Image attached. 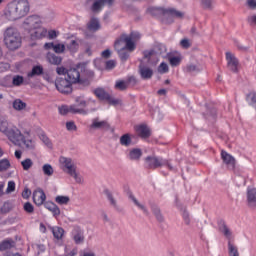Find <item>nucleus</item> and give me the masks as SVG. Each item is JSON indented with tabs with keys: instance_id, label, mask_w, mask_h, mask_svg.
Segmentation results:
<instances>
[{
	"instance_id": "nucleus-1",
	"label": "nucleus",
	"mask_w": 256,
	"mask_h": 256,
	"mask_svg": "<svg viewBox=\"0 0 256 256\" xmlns=\"http://www.w3.org/2000/svg\"><path fill=\"white\" fill-rule=\"evenodd\" d=\"M0 132L14 145H24L26 149H35V140L31 139V129L20 130L17 126L7 122H0Z\"/></svg>"
},
{
	"instance_id": "nucleus-2",
	"label": "nucleus",
	"mask_w": 256,
	"mask_h": 256,
	"mask_svg": "<svg viewBox=\"0 0 256 256\" xmlns=\"http://www.w3.org/2000/svg\"><path fill=\"white\" fill-rule=\"evenodd\" d=\"M141 39V35L137 32H132L129 35L122 34L114 43V47L118 52L121 61L129 59V52L132 53L136 49L135 43ZM129 51V52H127Z\"/></svg>"
},
{
	"instance_id": "nucleus-3",
	"label": "nucleus",
	"mask_w": 256,
	"mask_h": 256,
	"mask_svg": "<svg viewBox=\"0 0 256 256\" xmlns=\"http://www.w3.org/2000/svg\"><path fill=\"white\" fill-rule=\"evenodd\" d=\"M29 1L12 0L5 8L4 15L8 21H17L23 19L29 13Z\"/></svg>"
},
{
	"instance_id": "nucleus-4",
	"label": "nucleus",
	"mask_w": 256,
	"mask_h": 256,
	"mask_svg": "<svg viewBox=\"0 0 256 256\" xmlns=\"http://www.w3.org/2000/svg\"><path fill=\"white\" fill-rule=\"evenodd\" d=\"M95 77V73L91 70H84L82 73L79 72L78 68H71L67 71V80L70 82V84H77L83 85L84 87H87V85H91V81H93V78Z\"/></svg>"
},
{
	"instance_id": "nucleus-5",
	"label": "nucleus",
	"mask_w": 256,
	"mask_h": 256,
	"mask_svg": "<svg viewBox=\"0 0 256 256\" xmlns=\"http://www.w3.org/2000/svg\"><path fill=\"white\" fill-rule=\"evenodd\" d=\"M59 163L62 171H64V173H67V175H69L70 177H73L75 183H77L78 185H83L85 183V179L83 178L81 173L77 171V164L75 163V160L69 157L61 156L59 158Z\"/></svg>"
},
{
	"instance_id": "nucleus-6",
	"label": "nucleus",
	"mask_w": 256,
	"mask_h": 256,
	"mask_svg": "<svg viewBox=\"0 0 256 256\" xmlns=\"http://www.w3.org/2000/svg\"><path fill=\"white\" fill-rule=\"evenodd\" d=\"M4 43L10 51L19 49L22 43L21 34L13 27L7 28L4 32Z\"/></svg>"
},
{
	"instance_id": "nucleus-7",
	"label": "nucleus",
	"mask_w": 256,
	"mask_h": 256,
	"mask_svg": "<svg viewBox=\"0 0 256 256\" xmlns=\"http://www.w3.org/2000/svg\"><path fill=\"white\" fill-rule=\"evenodd\" d=\"M86 7L90 11V21L87 23L85 31L86 37H93L97 32V0H86Z\"/></svg>"
},
{
	"instance_id": "nucleus-8",
	"label": "nucleus",
	"mask_w": 256,
	"mask_h": 256,
	"mask_svg": "<svg viewBox=\"0 0 256 256\" xmlns=\"http://www.w3.org/2000/svg\"><path fill=\"white\" fill-rule=\"evenodd\" d=\"M145 163L147 169L155 170L166 165L170 171H175V167H173L171 163H169V160H164L163 158H159L157 156H147L145 158Z\"/></svg>"
},
{
	"instance_id": "nucleus-9",
	"label": "nucleus",
	"mask_w": 256,
	"mask_h": 256,
	"mask_svg": "<svg viewBox=\"0 0 256 256\" xmlns=\"http://www.w3.org/2000/svg\"><path fill=\"white\" fill-rule=\"evenodd\" d=\"M55 87L59 93L69 95L73 91V84L67 78L58 77L55 80Z\"/></svg>"
},
{
	"instance_id": "nucleus-10",
	"label": "nucleus",
	"mask_w": 256,
	"mask_h": 256,
	"mask_svg": "<svg viewBox=\"0 0 256 256\" xmlns=\"http://www.w3.org/2000/svg\"><path fill=\"white\" fill-rule=\"evenodd\" d=\"M164 17V23L169 25L173 23V19H183L185 17V13L175 8H165Z\"/></svg>"
},
{
	"instance_id": "nucleus-11",
	"label": "nucleus",
	"mask_w": 256,
	"mask_h": 256,
	"mask_svg": "<svg viewBox=\"0 0 256 256\" xmlns=\"http://www.w3.org/2000/svg\"><path fill=\"white\" fill-rule=\"evenodd\" d=\"M43 22L41 21V18L37 15L29 16L25 19L23 23L24 29L30 33V31L34 30L36 27H40Z\"/></svg>"
},
{
	"instance_id": "nucleus-12",
	"label": "nucleus",
	"mask_w": 256,
	"mask_h": 256,
	"mask_svg": "<svg viewBox=\"0 0 256 256\" xmlns=\"http://www.w3.org/2000/svg\"><path fill=\"white\" fill-rule=\"evenodd\" d=\"M226 61L229 71H232V73H239V60L235 57V54L226 52Z\"/></svg>"
},
{
	"instance_id": "nucleus-13",
	"label": "nucleus",
	"mask_w": 256,
	"mask_h": 256,
	"mask_svg": "<svg viewBox=\"0 0 256 256\" xmlns=\"http://www.w3.org/2000/svg\"><path fill=\"white\" fill-rule=\"evenodd\" d=\"M138 73L144 81H148L153 77V69L149 67L145 62L140 61L138 66Z\"/></svg>"
},
{
	"instance_id": "nucleus-14",
	"label": "nucleus",
	"mask_w": 256,
	"mask_h": 256,
	"mask_svg": "<svg viewBox=\"0 0 256 256\" xmlns=\"http://www.w3.org/2000/svg\"><path fill=\"white\" fill-rule=\"evenodd\" d=\"M221 159L223 161V164L226 165V167H227V169H229V171H235V165L237 163V161L235 160V157H233L227 151L222 150L221 151Z\"/></svg>"
},
{
	"instance_id": "nucleus-15",
	"label": "nucleus",
	"mask_w": 256,
	"mask_h": 256,
	"mask_svg": "<svg viewBox=\"0 0 256 256\" xmlns=\"http://www.w3.org/2000/svg\"><path fill=\"white\" fill-rule=\"evenodd\" d=\"M46 199L47 196L45 195V192L42 189L37 188L36 190H34L33 201L35 205H37L38 207H41V205H45Z\"/></svg>"
},
{
	"instance_id": "nucleus-16",
	"label": "nucleus",
	"mask_w": 256,
	"mask_h": 256,
	"mask_svg": "<svg viewBox=\"0 0 256 256\" xmlns=\"http://www.w3.org/2000/svg\"><path fill=\"white\" fill-rule=\"evenodd\" d=\"M247 206L250 209H256V188H247Z\"/></svg>"
},
{
	"instance_id": "nucleus-17",
	"label": "nucleus",
	"mask_w": 256,
	"mask_h": 256,
	"mask_svg": "<svg viewBox=\"0 0 256 256\" xmlns=\"http://www.w3.org/2000/svg\"><path fill=\"white\" fill-rule=\"evenodd\" d=\"M31 39H43V37H47V30L45 27L41 25L34 28L32 31L29 32Z\"/></svg>"
},
{
	"instance_id": "nucleus-18",
	"label": "nucleus",
	"mask_w": 256,
	"mask_h": 256,
	"mask_svg": "<svg viewBox=\"0 0 256 256\" xmlns=\"http://www.w3.org/2000/svg\"><path fill=\"white\" fill-rule=\"evenodd\" d=\"M135 131L142 139H148V137H151V130L145 124L135 126Z\"/></svg>"
},
{
	"instance_id": "nucleus-19",
	"label": "nucleus",
	"mask_w": 256,
	"mask_h": 256,
	"mask_svg": "<svg viewBox=\"0 0 256 256\" xmlns=\"http://www.w3.org/2000/svg\"><path fill=\"white\" fill-rule=\"evenodd\" d=\"M86 103L83 98H76V104L70 106V113H80V115L85 114V110L80 107H85Z\"/></svg>"
},
{
	"instance_id": "nucleus-20",
	"label": "nucleus",
	"mask_w": 256,
	"mask_h": 256,
	"mask_svg": "<svg viewBox=\"0 0 256 256\" xmlns=\"http://www.w3.org/2000/svg\"><path fill=\"white\" fill-rule=\"evenodd\" d=\"M44 207L52 213L53 217H59V215H61V209H59V206L52 201L45 202Z\"/></svg>"
},
{
	"instance_id": "nucleus-21",
	"label": "nucleus",
	"mask_w": 256,
	"mask_h": 256,
	"mask_svg": "<svg viewBox=\"0 0 256 256\" xmlns=\"http://www.w3.org/2000/svg\"><path fill=\"white\" fill-rule=\"evenodd\" d=\"M46 61H48L50 65H61L63 58L51 52H48L46 55Z\"/></svg>"
},
{
	"instance_id": "nucleus-22",
	"label": "nucleus",
	"mask_w": 256,
	"mask_h": 256,
	"mask_svg": "<svg viewBox=\"0 0 256 256\" xmlns=\"http://www.w3.org/2000/svg\"><path fill=\"white\" fill-rule=\"evenodd\" d=\"M104 194L106 195L111 207H113L116 211L121 212V207L117 205V200H115V197H113V194L109 191V189H105Z\"/></svg>"
},
{
	"instance_id": "nucleus-23",
	"label": "nucleus",
	"mask_w": 256,
	"mask_h": 256,
	"mask_svg": "<svg viewBox=\"0 0 256 256\" xmlns=\"http://www.w3.org/2000/svg\"><path fill=\"white\" fill-rule=\"evenodd\" d=\"M50 231L52 232L54 239H57L58 241L63 239V235L65 234V230L59 226L50 227Z\"/></svg>"
},
{
	"instance_id": "nucleus-24",
	"label": "nucleus",
	"mask_w": 256,
	"mask_h": 256,
	"mask_svg": "<svg viewBox=\"0 0 256 256\" xmlns=\"http://www.w3.org/2000/svg\"><path fill=\"white\" fill-rule=\"evenodd\" d=\"M142 155H143V151H141V149L134 148L129 152V159H131V161H139Z\"/></svg>"
},
{
	"instance_id": "nucleus-25",
	"label": "nucleus",
	"mask_w": 256,
	"mask_h": 256,
	"mask_svg": "<svg viewBox=\"0 0 256 256\" xmlns=\"http://www.w3.org/2000/svg\"><path fill=\"white\" fill-rule=\"evenodd\" d=\"M129 199H131V201L134 203V205H136V207H138V209H141L143 213H145L146 215H149V211L147 210V207L141 204V202H139V200H137V198L133 194H129Z\"/></svg>"
},
{
	"instance_id": "nucleus-26",
	"label": "nucleus",
	"mask_w": 256,
	"mask_h": 256,
	"mask_svg": "<svg viewBox=\"0 0 256 256\" xmlns=\"http://www.w3.org/2000/svg\"><path fill=\"white\" fill-rule=\"evenodd\" d=\"M147 13L153 17H159V15L165 16V8L150 7L147 9Z\"/></svg>"
},
{
	"instance_id": "nucleus-27",
	"label": "nucleus",
	"mask_w": 256,
	"mask_h": 256,
	"mask_svg": "<svg viewBox=\"0 0 256 256\" xmlns=\"http://www.w3.org/2000/svg\"><path fill=\"white\" fill-rule=\"evenodd\" d=\"M71 198L69 196L58 195L55 197V203L58 205H69Z\"/></svg>"
},
{
	"instance_id": "nucleus-28",
	"label": "nucleus",
	"mask_w": 256,
	"mask_h": 256,
	"mask_svg": "<svg viewBox=\"0 0 256 256\" xmlns=\"http://www.w3.org/2000/svg\"><path fill=\"white\" fill-rule=\"evenodd\" d=\"M12 247H15V242L13 240H4L0 244V251H7V249H11Z\"/></svg>"
},
{
	"instance_id": "nucleus-29",
	"label": "nucleus",
	"mask_w": 256,
	"mask_h": 256,
	"mask_svg": "<svg viewBox=\"0 0 256 256\" xmlns=\"http://www.w3.org/2000/svg\"><path fill=\"white\" fill-rule=\"evenodd\" d=\"M131 143H132L131 135L124 134L120 137V145H122L123 147H129Z\"/></svg>"
},
{
	"instance_id": "nucleus-30",
	"label": "nucleus",
	"mask_w": 256,
	"mask_h": 256,
	"mask_svg": "<svg viewBox=\"0 0 256 256\" xmlns=\"http://www.w3.org/2000/svg\"><path fill=\"white\" fill-rule=\"evenodd\" d=\"M26 107L27 104L22 102L20 99H16L13 102V109H15V111H23Z\"/></svg>"
},
{
	"instance_id": "nucleus-31",
	"label": "nucleus",
	"mask_w": 256,
	"mask_h": 256,
	"mask_svg": "<svg viewBox=\"0 0 256 256\" xmlns=\"http://www.w3.org/2000/svg\"><path fill=\"white\" fill-rule=\"evenodd\" d=\"M228 254L229 256H239L237 246H235L231 241H228Z\"/></svg>"
},
{
	"instance_id": "nucleus-32",
	"label": "nucleus",
	"mask_w": 256,
	"mask_h": 256,
	"mask_svg": "<svg viewBox=\"0 0 256 256\" xmlns=\"http://www.w3.org/2000/svg\"><path fill=\"white\" fill-rule=\"evenodd\" d=\"M21 165H22L23 171H29V169H32L34 163L31 158H26L21 161Z\"/></svg>"
},
{
	"instance_id": "nucleus-33",
	"label": "nucleus",
	"mask_w": 256,
	"mask_h": 256,
	"mask_svg": "<svg viewBox=\"0 0 256 256\" xmlns=\"http://www.w3.org/2000/svg\"><path fill=\"white\" fill-rule=\"evenodd\" d=\"M42 171L46 177H52L53 173H55V170L53 169V166L51 164H44L42 166Z\"/></svg>"
},
{
	"instance_id": "nucleus-34",
	"label": "nucleus",
	"mask_w": 256,
	"mask_h": 256,
	"mask_svg": "<svg viewBox=\"0 0 256 256\" xmlns=\"http://www.w3.org/2000/svg\"><path fill=\"white\" fill-rule=\"evenodd\" d=\"M219 230L221 231V233H223V235L225 237H227L229 239V241H231V230L229 229V227H227V224L222 223L219 227Z\"/></svg>"
},
{
	"instance_id": "nucleus-35",
	"label": "nucleus",
	"mask_w": 256,
	"mask_h": 256,
	"mask_svg": "<svg viewBox=\"0 0 256 256\" xmlns=\"http://www.w3.org/2000/svg\"><path fill=\"white\" fill-rule=\"evenodd\" d=\"M115 3V0H98L97 1V11L102 9L105 6L111 7Z\"/></svg>"
},
{
	"instance_id": "nucleus-36",
	"label": "nucleus",
	"mask_w": 256,
	"mask_h": 256,
	"mask_svg": "<svg viewBox=\"0 0 256 256\" xmlns=\"http://www.w3.org/2000/svg\"><path fill=\"white\" fill-rule=\"evenodd\" d=\"M128 87H129V83L123 80H119L115 84V89H117L118 91H126Z\"/></svg>"
},
{
	"instance_id": "nucleus-37",
	"label": "nucleus",
	"mask_w": 256,
	"mask_h": 256,
	"mask_svg": "<svg viewBox=\"0 0 256 256\" xmlns=\"http://www.w3.org/2000/svg\"><path fill=\"white\" fill-rule=\"evenodd\" d=\"M35 75H43L42 66H34L32 71L28 73V77H35Z\"/></svg>"
},
{
	"instance_id": "nucleus-38",
	"label": "nucleus",
	"mask_w": 256,
	"mask_h": 256,
	"mask_svg": "<svg viewBox=\"0 0 256 256\" xmlns=\"http://www.w3.org/2000/svg\"><path fill=\"white\" fill-rule=\"evenodd\" d=\"M97 97H98V99H101V101H107L109 99L110 95L107 92H105L104 89L98 88L97 89Z\"/></svg>"
},
{
	"instance_id": "nucleus-39",
	"label": "nucleus",
	"mask_w": 256,
	"mask_h": 256,
	"mask_svg": "<svg viewBox=\"0 0 256 256\" xmlns=\"http://www.w3.org/2000/svg\"><path fill=\"white\" fill-rule=\"evenodd\" d=\"M11 167V162L4 158L0 160V173L3 171H7Z\"/></svg>"
},
{
	"instance_id": "nucleus-40",
	"label": "nucleus",
	"mask_w": 256,
	"mask_h": 256,
	"mask_svg": "<svg viewBox=\"0 0 256 256\" xmlns=\"http://www.w3.org/2000/svg\"><path fill=\"white\" fill-rule=\"evenodd\" d=\"M109 105H113L114 107H117L119 105H123V100L119 99V98H115L112 96H108V100H106Z\"/></svg>"
},
{
	"instance_id": "nucleus-41",
	"label": "nucleus",
	"mask_w": 256,
	"mask_h": 256,
	"mask_svg": "<svg viewBox=\"0 0 256 256\" xmlns=\"http://www.w3.org/2000/svg\"><path fill=\"white\" fill-rule=\"evenodd\" d=\"M97 129H101L102 131H109V129H111V125H109V122H107V120L98 121Z\"/></svg>"
},
{
	"instance_id": "nucleus-42",
	"label": "nucleus",
	"mask_w": 256,
	"mask_h": 256,
	"mask_svg": "<svg viewBox=\"0 0 256 256\" xmlns=\"http://www.w3.org/2000/svg\"><path fill=\"white\" fill-rule=\"evenodd\" d=\"M66 47L70 53H76L77 49H79V44L77 41L72 40L69 44L66 45Z\"/></svg>"
},
{
	"instance_id": "nucleus-43",
	"label": "nucleus",
	"mask_w": 256,
	"mask_h": 256,
	"mask_svg": "<svg viewBox=\"0 0 256 256\" xmlns=\"http://www.w3.org/2000/svg\"><path fill=\"white\" fill-rule=\"evenodd\" d=\"M153 214L155 215L157 221L163 222V214H161V209L157 206H152Z\"/></svg>"
},
{
	"instance_id": "nucleus-44",
	"label": "nucleus",
	"mask_w": 256,
	"mask_h": 256,
	"mask_svg": "<svg viewBox=\"0 0 256 256\" xmlns=\"http://www.w3.org/2000/svg\"><path fill=\"white\" fill-rule=\"evenodd\" d=\"M117 67V61L115 60H108L105 62V69L106 71H113Z\"/></svg>"
},
{
	"instance_id": "nucleus-45",
	"label": "nucleus",
	"mask_w": 256,
	"mask_h": 256,
	"mask_svg": "<svg viewBox=\"0 0 256 256\" xmlns=\"http://www.w3.org/2000/svg\"><path fill=\"white\" fill-rule=\"evenodd\" d=\"M158 73H160L161 75H163L165 73H169V65H167V63H165V62H162L158 66Z\"/></svg>"
},
{
	"instance_id": "nucleus-46",
	"label": "nucleus",
	"mask_w": 256,
	"mask_h": 256,
	"mask_svg": "<svg viewBox=\"0 0 256 256\" xmlns=\"http://www.w3.org/2000/svg\"><path fill=\"white\" fill-rule=\"evenodd\" d=\"M23 81H24L23 76H19V75L14 76L12 79V83L15 87H19L23 85Z\"/></svg>"
},
{
	"instance_id": "nucleus-47",
	"label": "nucleus",
	"mask_w": 256,
	"mask_h": 256,
	"mask_svg": "<svg viewBox=\"0 0 256 256\" xmlns=\"http://www.w3.org/2000/svg\"><path fill=\"white\" fill-rule=\"evenodd\" d=\"M65 44H54V52L57 54L65 53Z\"/></svg>"
},
{
	"instance_id": "nucleus-48",
	"label": "nucleus",
	"mask_w": 256,
	"mask_h": 256,
	"mask_svg": "<svg viewBox=\"0 0 256 256\" xmlns=\"http://www.w3.org/2000/svg\"><path fill=\"white\" fill-rule=\"evenodd\" d=\"M182 218L185 223V225H191V216L189 215V212L187 210H184L182 213Z\"/></svg>"
},
{
	"instance_id": "nucleus-49",
	"label": "nucleus",
	"mask_w": 256,
	"mask_h": 256,
	"mask_svg": "<svg viewBox=\"0 0 256 256\" xmlns=\"http://www.w3.org/2000/svg\"><path fill=\"white\" fill-rule=\"evenodd\" d=\"M40 139L44 143V145H46L47 147L49 148L53 147V144H51V140H49V137H47V135L41 134Z\"/></svg>"
},
{
	"instance_id": "nucleus-50",
	"label": "nucleus",
	"mask_w": 256,
	"mask_h": 256,
	"mask_svg": "<svg viewBox=\"0 0 256 256\" xmlns=\"http://www.w3.org/2000/svg\"><path fill=\"white\" fill-rule=\"evenodd\" d=\"M60 115H67V113H71L70 106L63 105L58 108Z\"/></svg>"
},
{
	"instance_id": "nucleus-51",
	"label": "nucleus",
	"mask_w": 256,
	"mask_h": 256,
	"mask_svg": "<svg viewBox=\"0 0 256 256\" xmlns=\"http://www.w3.org/2000/svg\"><path fill=\"white\" fill-rule=\"evenodd\" d=\"M169 63L172 67H177L181 63V58L171 57V58H169Z\"/></svg>"
},
{
	"instance_id": "nucleus-52",
	"label": "nucleus",
	"mask_w": 256,
	"mask_h": 256,
	"mask_svg": "<svg viewBox=\"0 0 256 256\" xmlns=\"http://www.w3.org/2000/svg\"><path fill=\"white\" fill-rule=\"evenodd\" d=\"M97 131V119H94L92 124L88 126V133L93 134Z\"/></svg>"
},
{
	"instance_id": "nucleus-53",
	"label": "nucleus",
	"mask_w": 256,
	"mask_h": 256,
	"mask_svg": "<svg viewBox=\"0 0 256 256\" xmlns=\"http://www.w3.org/2000/svg\"><path fill=\"white\" fill-rule=\"evenodd\" d=\"M24 211H26V213H33L35 211V208L33 207V204H31L30 202H26L24 204Z\"/></svg>"
},
{
	"instance_id": "nucleus-54",
	"label": "nucleus",
	"mask_w": 256,
	"mask_h": 256,
	"mask_svg": "<svg viewBox=\"0 0 256 256\" xmlns=\"http://www.w3.org/2000/svg\"><path fill=\"white\" fill-rule=\"evenodd\" d=\"M66 129L67 131H77V125H75V122L69 121L66 123Z\"/></svg>"
},
{
	"instance_id": "nucleus-55",
	"label": "nucleus",
	"mask_w": 256,
	"mask_h": 256,
	"mask_svg": "<svg viewBox=\"0 0 256 256\" xmlns=\"http://www.w3.org/2000/svg\"><path fill=\"white\" fill-rule=\"evenodd\" d=\"M180 45L181 47H183V49H189V47H191V42L189 41V39L184 38L180 41Z\"/></svg>"
},
{
	"instance_id": "nucleus-56",
	"label": "nucleus",
	"mask_w": 256,
	"mask_h": 256,
	"mask_svg": "<svg viewBox=\"0 0 256 256\" xmlns=\"http://www.w3.org/2000/svg\"><path fill=\"white\" fill-rule=\"evenodd\" d=\"M67 71H69V70H67V68H65L63 66L56 68L57 75H67Z\"/></svg>"
},
{
	"instance_id": "nucleus-57",
	"label": "nucleus",
	"mask_w": 256,
	"mask_h": 256,
	"mask_svg": "<svg viewBox=\"0 0 256 256\" xmlns=\"http://www.w3.org/2000/svg\"><path fill=\"white\" fill-rule=\"evenodd\" d=\"M13 191H15V183L13 181H9L6 193H13Z\"/></svg>"
},
{
	"instance_id": "nucleus-58",
	"label": "nucleus",
	"mask_w": 256,
	"mask_h": 256,
	"mask_svg": "<svg viewBox=\"0 0 256 256\" xmlns=\"http://www.w3.org/2000/svg\"><path fill=\"white\" fill-rule=\"evenodd\" d=\"M201 3L203 5L204 9H211L213 0H201Z\"/></svg>"
},
{
	"instance_id": "nucleus-59",
	"label": "nucleus",
	"mask_w": 256,
	"mask_h": 256,
	"mask_svg": "<svg viewBox=\"0 0 256 256\" xmlns=\"http://www.w3.org/2000/svg\"><path fill=\"white\" fill-rule=\"evenodd\" d=\"M186 71L187 73H193L194 71H199V69H197V66L190 64L186 67Z\"/></svg>"
},
{
	"instance_id": "nucleus-60",
	"label": "nucleus",
	"mask_w": 256,
	"mask_h": 256,
	"mask_svg": "<svg viewBox=\"0 0 256 256\" xmlns=\"http://www.w3.org/2000/svg\"><path fill=\"white\" fill-rule=\"evenodd\" d=\"M155 55V50H149L144 52V58L145 59H151Z\"/></svg>"
},
{
	"instance_id": "nucleus-61",
	"label": "nucleus",
	"mask_w": 256,
	"mask_h": 256,
	"mask_svg": "<svg viewBox=\"0 0 256 256\" xmlns=\"http://www.w3.org/2000/svg\"><path fill=\"white\" fill-rule=\"evenodd\" d=\"M58 35H59V33H57V31H55V30L48 31L49 39H57Z\"/></svg>"
},
{
	"instance_id": "nucleus-62",
	"label": "nucleus",
	"mask_w": 256,
	"mask_h": 256,
	"mask_svg": "<svg viewBox=\"0 0 256 256\" xmlns=\"http://www.w3.org/2000/svg\"><path fill=\"white\" fill-rule=\"evenodd\" d=\"M22 197L23 199H29V197H31V190H29V188L24 189Z\"/></svg>"
},
{
	"instance_id": "nucleus-63",
	"label": "nucleus",
	"mask_w": 256,
	"mask_h": 256,
	"mask_svg": "<svg viewBox=\"0 0 256 256\" xmlns=\"http://www.w3.org/2000/svg\"><path fill=\"white\" fill-rule=\"evenodd\" d=\"M74 241L75 243L79 244V243H83V236L81 234H76L74 236Z\"/></svg>"
},
{
	"instance_id": "nucleus-64",
	"label": "nucleus",
	"mask_w": 256,
	"mask_h": 256,
	"mask_svg": "<svg viewBox=\"0 0 256 256\" xmlns=\"http://www.w3.org/2000/svg\"><path fill=\"white\" fill-rule=\"evenodd\" d=\"M247 5L250 9H256V0H248Z\"/></svg>"
}]
</instances>
